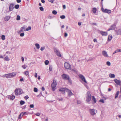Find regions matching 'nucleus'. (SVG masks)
<instances>
[{
	"instance_id": "obj_36",
	"label": "nucleus",
	"mask_w": 121,
	"mask_h": 121,
	"mask_svg": "<svg viewBox=\"0 0 121 121\" xmlns=\"http://www.w3.org/2000/svg\"><path fill=\"white\" fill-rule=\"evenodd\" d=\"M25 102L24 101L21 100L20 101V104L21 105H22L25 104Z\"/></svg>"
},
{
	"instance_id": "obj_53",
	"label": "nucleus",
	"mask_w": 121,
	"mask_h": 121,
	"mask_svg": "<svg viewBox=\"0 0 121 121\" xmlns=\"http://www.w3.org/2000/svg\"><path fill=\"white\" fill-rule=\"evenodd\" d=\"M23 114V115L25 114H27V113L26 112H22Z\"/></svg>"
},
{
	"instance_id": "obj_55",
	"label": "nucleus",
	"mask_w": 121,
	"mask_h": 121,
	"mask_svg": "<svg viewBox=\"0 0 121 121\" xmlns=\"http://www.w3.org/2000/svg\"><path fill=\"white\" fill-rule=\"evenodd\" d=\"M24 58L23 57H21V59H22V62H23L24 60Z\"/></svg>"
},
{
	"instance_id": "obj_28",
	"label": "nucleus",
	"mask_w": 121,
	"mask_h": 121,
	"mask_svg": "<svg viewBox=\"0 0 121 121\" xmlns=\"http://www.w3.org/2000/svg\"><path fill=\"white\" fill-rule=\"evenodd\" d=\"M15 96L13 95H12L10 96L9 98V99H10L11 100H13L15 98Z\"/></svg>"
},
{
	"instance_id": "obj_19",
	"label": "nucleus",
	"mask_w": 121,
	"mask_h": 121,
	"mask_svg": "<svg viewBox=\"0 0 121 121\" xmlns=\"http://www.w3.org/2000/svg\"><path fill=\"white\" fill-rule=\"evenodd\" d=\"M13 6L14 4H10L9 7V10L10 11H12L13 10L14 8L13 7Z\"/></svg>"
},
{
	"instance_id": "obj_50",
	"label": "nucleus",
	"mask_w": 121,
	"mask_h": 121,
	"mask_svg": "<svg viewBox=\"0 0 121 121\" xmlns=\"http://www.w3.org/2000/svg\"><path fill=\"white\" fill-rule=\"evenodd\" d=\"M29 97L28 95H26L25 97L24 98L25 99H27Z\"/></svg>"
},
{
	"instance_id": "obj_13",
	"label": "nucleus",
	"mask_w": 121,
	"mask_h": 121,
	"mask_svg": "<svg viewBox=\"0 0 121 121\" xmlns=\"http://www.w3.org/2000/svg\"><path fill=\"white\" fill-rule=\"evenodd\" d=\"M67 89V88H60L59 89V91H61L62 93L64 94L65 93V92H66V90Z\"/></svg>"
},
{
	"instance_id": "obj_54",
	"label": "nucleus",
	"mask_w": 121,
	"mask_h": 121,
	"mask_svg": "<svg viewBox=\"0 0 121 121\" xmlns=\"http://www.w3.org/2000/svg\"><path fill=\"white\" fill-rule=\"evenodd\" d=\"M49 69L50 71H51L52 70V68L51 66H49Z\"/></svg>"
},
{
	"instance_id": "obj_24",
	"label": "nucleus",
	"mask_w": 121,
	"mask_h": 121,
	"mask_svg": "<svg viewBox=\"0 0 121 121\" xmlns=\"http://www.w3.org/2000/svg\"><path fill=\"white\" fill-rule=\"evenodd\" d=\"M35 46L37 49H39V48L40 47L39 44L36 43L35 44Z\"/></svg>"
},
{
	"instance_id": "obj_64",
	"label": "nucleus",
	"mask_w": 121,
	"mask_h": 121,
	"mask_svg": "<svg viewBox=\"0 0 121 121\" xmlns=\"http://www.w3.org/2000/svg\"><path fill=\"white\" fill-rule=\"evenodd\" d=\"M45 121H48V118L47 117L46 118Z\"/></svg>"
},
{
	"instance_id": "obj_35",
	"label": "nucleus",
	"mask_w": 121,
	"mask_h": 121,
	"mask_svg": "<svg viewBox=\"0 0 121 121\" xmlns=\"http://www.w3.org/2000/svg\"><path fill=\"white\" fill-rule=\"evenodd\" d=\"M19 5L18 4L16 5H15L14 8L15 9H17L19 8Z\"/></svg>"
},
{
	"instance_id": "obj_27",
	"label": "nucleus",
	"mask_w": 121,
	"mask_h": 121,
	"mask_svg": "<svg viewBox=\"0 0 121 121\" xmlns=\"http://www.w3.org/2000/svg\"><path fill=\"white\" fill-rule=\"evenodd\" d=\"M97 11L96 9L95 8H94L92 9V12L94 13H95Z\"/></svg>"
},
{
	"instance_id": "obj_40",
	"label": "nucleus",
	"mask_w": 121,
	"mask_h": 121,
	"mask_svg": "<svg viewBox=\"0 0 121 121\" xmlns=\"http://www.w3.org/2000/svg\"><path fill=\"white\" fill-rule=\"evenodd\" d=\"M53 16L52 15H49L48 17V18L50 19H51L53 18Z\"/></svg>"
},
{
	"instance_id": "obj_56",
	"label": "nucleus",
	"mask_w": 121,
	"mask_h": 121,
	"mask_svg": "<svg viewBox=\"0 0 121 121\" xmlns=\"http://www.w3.org/2000/svg\"><path fill=\"white\" fill-rule=\"evenodd\" d=\"M68 36V34L67 33H65L64 36L65 37H66Z\"/></svg>"
},
{
	"instance_id": "obj_20",
	"label": "nucleus",
	"mask_w": 121,
	"mask_h": 121,
	"mask_svg": "<svg viewBox=\"0 0 121 121\" xmlns=\"http://www.w3.org/2000/svg\"><path fill=\"white\" fill-rule=\"evenodd\" d=\"M10 17H11L10 16H6L4 17V20L6 21H7L9 20Z\"/></svg>"
},
{
	"instance_id": "obj_43",
	"label": "nucleus",
	"mask_w": 121,
	"mask_h": 121,
	"mask_svg": "<svg viewBox=\"0 0 121 121\" xmlns=\"http://www.w3.org/2000/svg\"><path fill=\"white\" fill-rule=\"evenodd\" d=\"M39 9L41 11H43L44 10L43 8L42 7H39Z\"/></svg>"
},
{
	"instance_id": "obj_31",
	"label": "nucleus",
	"mask_w": 121,
	"mask_h": 121,
	"mask_svg": "<svg viewBox=\"0 0 121 121\" xmlns=\"http://www.w3.org/2000/svg\"><path fill=\"white\" fill-rule=\"evenodd\" d=\"M49 61L48 60H46L45 61L44 63L46 65H47L49 63Z\"/></svg>"
},
{
	"instance_id": "obj_60",
	"label": "nucleus",
	"mask_w": 121,
	"mask_h": 121,
	"mask_svg": "<svg viewBox=\"0 0 121 121\" xmlns=\"http://www.w3.org/2000/svg\"><path fill=\"white\" fill-rule=\"evenodd\" d=\"M63 9H65L66 8V6L65 5H64L63 6Z\"/></svg>"
},
{
	"instance_id": "obj_39",
	"label": "nucleus",
	"mask_w": 121,
	"mask_h": 121,
	"mask_svg": "<svg viewBox=\"0 0 121 121\" xmlns=\"http://www.w3.org/2000/svg\"><path fill=\"white\" fill-rule=\"evenodd\" d=\"M27 67V66L26 65H24L22 66V68L24 69H25Z\"/></svg>"
},
{
	"instance_id": "obj_29",
	"label": "nucleus",
	"mask_w": 121,
	"mask_h": 121,
	"mask_svg": "<svg viewBox=\"0 0 121 121\" xmlns=\"http://www.w3.org/2000/svg\"><path fill=\"white\" fill-rule=\"evenodd\" d=\"M119 93V91H117V92H116V93L115 94V99H116L118 97Z\"/></svg>"
},
{
	"instance_id": "obj_25",
	"label": "nucleus",
	"mask_w": 121,
	"mask_h": 121,
	"mask_svg": "<svg viewBox=\"0 0 121 121\" xmlns=\"http://www.w3.org/2000/svg\"><path fill=\"white\" fill-rule=\"evenodd\" d=\"M4 60L6 61H9L10 60V59L7 56H6L4 58Z\"/></svg>"
},
{
	"instance_id": "obj_37",
	"label": "nucleus",
	"mask_w": 121,
	"mask_h": 121,
	"mask_svg": "<svg viewBox=\"0 0 121 121\" xmlns=\"http://www.w3.org/2000/svg\"><path fill=\"white\" fill-rule=\"evenodd\" d=\"M111 63L109 61H107L106 62L107 65L108 66H110L111 65Z\"/></svg>"
},
{
	"instance_id": "obj_46",
	"label": "nucleus",
	"mask_w": 121,
	"mask_h": 121,
	"mask_svg": "<svg viewBox=\"0 0 121 121\" xmlns=\"http://www.w3.org/2000/svg\"><path fill=\"white\" fill-rule=\"evenodd\" d=\"M118 52V49H117L113 53V54L116 53H117V52Z\"/></svg>"
},
{
	"instance_id": "obj_52",
	"label": "nucleus",
	"mask_w": 121,
	"mask_h": 121,
	"mask_svg": "<svg viewBox=\"0 0 121 121\" xmlns=\"http://www.w3.org/2000/svg\"><path fill=\"white\" fill-rule=\"evenodd\" d=\"M40 114L39 113H37L36 114V115L37 116H39L40 115Z\"/></svg>"
},
{
	"instance_id": "obj_10",
	"label": "nucleus",
	"mask_w": 121,
	"mask_h": 121,
	"mask_svg": "<svg viewBox=\"0 0 121 121\" xmlns=\"http://www.w3.org/2000/svg\"><path fill=\"white\" fill-rule=\"evenodd\" d=\"M54 51L56 55L60 57L61 56L60 52L58 49L56 48H54Z\"/></svg>"
},
{
	"instance_id": "obj_32",
	"label": "nucleus",
	"mask_w": 121,
	"mask_h": 121,
	"mask_svg": "<svg viewBox=\"0 0 121 121\" xmlns=\"http://www.w3.org/2000/svg\"><path fill=\"white\" fill-rule=\"evenodd\" d=\"M20 19V16L17 15V16L16 20H19Z\"/></svg>"
},
{
	"instance_id": "obj_9",
	"label": "nucleus",
	"mask_w": 121,
	"mask_h": 121,
	"mask_svg": "<svg viewBox=\"0 0 121 121\" xmlns=\"http://www.w3.org/2000/svg\"><path fill=\"white\" fill-rule=\"evenodd\" d=\"M66 92H67L68 95L69 97H70L71 96L73 95V94L72 92L69 89H67L66 90Z\"/></svg>"
},
{
	"instance_id": "obj_2",
	"label": "nucleus",
	"mask_w": 121,
	"mask_h": 121,
	"mask_svg": "<svg viewBox=\"0 0 121 121\" xmlns=\"http://www.w3.org/2000/svg\"><path fill=\"white\" fill-rule=\"evenodd\" d=\"M91 95L90 92L88 91L87 92L86 95V102H89L91 99Z\"/></svg>"
},
{
	"instance_id": "obj_42",
	"label": "nucleus",
	"mask_w": 121,
	"mask_h": 121,
	"mask_svg": "<svg viewBox=\"0 0 121 121\" xmlns=\"http://www.w3.org/2000/svg\"><path fill=\"white\" fill-rule=\"evenodd\" d=\"M25 34L24 33H21L20 35L21 37H23L24 35Z\"/></svg>"
},
{
	"instance_id": "obj_63",
	"label": "nucleus",
	"mask_w": 121,
	"mask_h": 121,
	"mask_svg": "<svg viewBox=\"0 0 121 121\" xmlns=\"http://www.w3.org/2000/svg\"><path fill=\"white\" fill-rule=\"evenodd\" d=\"M93 47V46L92 45H90L89 46V47L91 48H92Z\"/></svg>"
},
{
	"instance_id": "obj_38",
	"label": "nucleus",
	"mask_w": 121,
	"mask_h": 121,
	"mask_svg": "<svg viewBox=\"0 0 121 121\" xmlns=\"http://www.w3.org/2000/svg\"><path fill=\"white\" fill-rule=\"evenodd\" d=\"M45 48V47H42L40 48V50L41 51H43Z\"/></svg>"
},
{
	"instance_id": "obj_51",
	"label": "nucleus",
	"mask_w": 121,
	"mask_h": 121,
	"mask_svg": "<svg viewBox=\"0 0 121 121\" xmlns=\"http://www.w3.org/2000/svg\"><path fill=\"white\" fill-rule=\"evenodd\" d=\"M49 2H50L52 3L53 2L54 0H48Z\"/></svg>"
},
{
	"instance_id": "obj_62",
	"label": "nucleus",
	"mask_w": 121,
	"mask_h": 121,
	"mask_svg": "<svg viewBox=\"0 0 121 121\" xmlns=\"http://www.w3.org/2000/svg\"><path fill=\"white\" fill-rule=\"evenodd\" d=\"M93 41L94 42H97V39H94Z\"/></svg>"
},
{
	"instance_id": "obj_61",
	"label": "nucleus",
	"mask_w": 121,
	"mask_h": 121,
	"mask_svg": "<svg viewBox=\"0 0 121 121\" xmlns=\"http://www.w3.org/2000/svg\"><path fill=\"white\" fill-rule=\"evenodd\" d=\"M59 101H62L63 100V99L62 98H60L58 99Z\"/></svg>"
},
{
	"instance_id": "obj_34",
	"label": "nucleus",
	"mask_w": 121,
	"mask_h": 121,
	"mask_svg": "<svg viewBox=\"0 0 121 121\" xmlns=\"http://www.w3.org/2000/svg\"><path fill=\"white\" fill-rule=\"evenodd\" d=\"M52 14L54 15H56L57 13V12L56 10H54L52 11Z\"/></svg>"
},
{
	"instance_id": "obj_15",
	"label": "nucleus",
	"mask_w": 121,
	"mask_h": 121,
	"mask_svg": "<svg viewBox=\"0 0 121 121\" xmlns=\"http://www.w3.org/2000/svg\"><path fill=\"white\" fill-rule=\"evenodd\" d=\"M116 25L115 24H113L110 26L109 28L107 30L108 31H110L111 30H114L115 28Z\"/></svg>"
},
{
	"instance_id": "obj_57",
	"label": "nucleus",
	"mask_w": 121,
	"mask_h": 121,
	"mask_svg": "<svg viewBox=\"0 0 121 121\" xmlns=\"http://www.w3.org/2000/svg\"><path fill=\"white\" fill-rule=\"evenodd\" d=\"M41 0V2L43 3H44L45 2L44 0Z\"/></svg>"
},
{
	"instance_id": "obj_30",
	"label": "nucleus",
	"mask_w": 121,
	"mask_h": 121,
	"mask_svg": "<svg viewBox=\"0 0 121 121\" xmlns=\"http://www.w3.org/2000/svg\"><path fill=\"white\" fill-rule=\"evenodd\" d=\"M31 28L30 26H29L26 29V31H28L29 30H31Z\"/></svg>"
},
{
	"instance_id": "obj_14",
	"label": "nucleus",
	"mask_w": 121,
	"mask_h": 121,
	"mask_svg": "<svg viewBox=\"0 0 121 121\" xmlns=\"http://www.w3.org/2000/svg\"><path fill=\"white\" fill-rule=\"evenodd\" d=\"M115 34L116 35H121V29H119L117 30H116L115 31Z\"/></svg>"
},
{
	"instance_id": "obj_59",
	"label": "nucleus",
	"mask_w": 121,
	"mask_h": 121,
	"mask_svg": "<svg viewBox=\"0 0 121 121\" xmlns=\"http://www.w3.org/2000/svg\"><path fill=\"white\" fill-rule=\"evenodd\" d=\"M37 73H35V78H37Z\"/></svg>"
},
{
	"instance_id": "obj_12",
	"label": "nucleus",
	"mask_w": 121,
	"mask_h": 121,
	"mask_svg": "<svg viewBox=\"0 0 121 121\" xmlns=\"http://www.w3.org/2000/svg\"><path fill=\"white\" fill-rule=\"evenodd\" d=\"M25 31H26V27L25 26H23L20 28V30L18 31L17 33L18 34H19L21 32H23Z\"/></svg>"
},
{
	"instance_id": "obj_5",
	"label": "nucleus",
	"mask_w": 121,
	"mask_h": 121,
	"mask_svg": "<svg viewBox=\"0 0 121 121\" xmlns=\"http://www.w3.org/2000/svg\"><path fill=\"white\" fill-rule=\"evenodd\" d=\"M65 68L67 69L71 70V65L68 62H65L64 64Z\"/></svg>"
},
{
	"instance_id": "obj_45",
	"label": "nucleus",
	"mask_w": 121,
	"mask_h": 121,
	"mask_svg": "<svg viewBox=\"0 0 121 121\" xmlns=\"http://www.w3.org/2000/svg\"><path fill=\"white\" fill-rule=\"evenodd\" d=\"M34 91L35 92H37L38 91L37 89L36 88H34Z\"/></svg>"
},
{
	"instance_id": "obj_33",
	"label": "nucleus",
	"mask_w": 121,
	"mask_h": 121,
	"mask_svg": "<svg viewBox=\"0 0 121 121\" xmlns=\"http://www.w3.org/2000/svg\"><path fill=\"white\" fill-rule=\"evenodd\" d=\"M1 38L2 40H4L5 39V36L4 35H2L1 36Z\"/></svg>"
},
{
	"instance_id": "obj_41",
	"label": "nucleus",
	"mask_w": 121,
	"mask_h": 121,
	"mask_svg": "<svg viewBox=\"0 0 121 121\" xmlns=\"http://www.w3.org/2000/svg\"><path fill=\"white\" fill-rule=\"evenodd\" d=\"M23 116V114H22V113H21L20 114L18 117V119H19L20 118H21V116Z\"/></svg>"
},
{
	"instance_id": "obj_44",
	"label": "nucleus",
	"mask_w": 121,
	"mask_h": 121,
	"mask_svg": "<svg viewBox=\"0 0 121 121\" xmlns=\"http://www.w3.org/2000/svg\"><path fill=\"white\" fill-rule=\"evenodd\" d=\"M60 18L62 19H64L65 18V16L64 15H62L60 16Z\"/></svg>"
},
{
	"instance_id": "obj_58",
	"label": "nucleus",
	"mask_w": 121,
	"mask_h": 121,
	"mask_svg": "<svg viewBox=\"0 0 121 121\" xmlns=\"http://www.w3.org/2000/svg\"><path fill=\"white\" fill-rule=\"evenodd\" d=\"M17 2L18 3H20L21 2V0H17Z\"/></svg>"
},
{
	"instance_id": "obj_49",
	"label": "nucleus",
	"mask_w": 121,
	"mask_h": 121,
	"mask_svg": "<svg viewBox=\"0 0 121 121\" xmlns=\"http://www.w3.org/2000/svg\"><path fill=\"white\" fill-rule=\"evenodd\" d=\"M30 107L31 108H33L34 107V105L33 104H31L30 105Z\"/></svg>"
},
{
	"instance_id": "obj_8",
	"label": "nucleus",
	"mask_w": 121,
	"mask_h": 121,
	"mask_svg": "<svg viewBox=\"0 0 121 121\" xmlns=\"http://www.w3.org/2000/svg\"><path fill=\"white\" fill-rule=\"evenodd\" d=\"M78 76L81 79L82 82H85L86 83H87L85 77L83 75L80 74L78 75Z\"/></svg>"
},
{
	"instance_id": "obj_4",
	"label": "nucleus",
	"mask_w": 121,
	"mask_h": 121,
	"mask_svg": "<svg viewBox=\"0 0 121 121\" xmlns=\"http://www.w3.org/2000/svg\"><path fill=\"white\" fill-rule=\"evenodd\" d=\"M62 77L63 79L68 80L69 82H71V80L69 79V76L68 75L65 74H63L62 75Z\"/></svg>"
},
{
	"instance_id": "obj_47",
	"label": "nucleus",
	"mask_w": 121,
	"mask_h": 121,
	"mask_svg": "<svg viewBox=\"0 0 121 121\" xmlns=\"http://www.w3.org/2000/svg\"><path fill=\"white\" fill-rule=\"evenodd\" d=\"M81 103V102L80 100H78L77 101V103L78 104H80Z\"/></svg>"
},
{
	"instance_id": "obj_26",
	"label": "nucleus",
	"mask_w": 121,
	"mask_h": 121,
	"mask_svg": "<svg viewBox=\"0 0 121 121\" xmlns=\"http://www.w3.org/2000/svg\"><path fill=\"white\" fill-rule=\"evenodd\" d=\"M24 74L26 76H28V77L29 76V72L28 71H26L24 72Z\"/></svg>"
},
{
	"instance_id": "obj_16",
	"label": "nucleus",
	"mask_w": 121,
	"mask_h": 121,
	"mask_svg": "<svg viewBox=\"0 0 121 121\" xmlns=\"http://www.w3.org/2000/svg\"><path fill=\"white\" fill-rule=\"evenodd\" d=\"M103 55L104 56L108 57L109 56L108 55L107 52L105 51L104 50L102 52Z\"/></svg>"
},
{
	"instance_id": "obj_17",
	"label": "nucleus",
	"mask_w": 121,
	"mask_h": 121,
	"mask_svg": "<svg viewBox=\"0 0 121 121\" xmlns=\"http://www.w3.org/2000/svg\"><path fill=\"white\" fill-rule=\"evenodd\" d=\"M100 33L103 36H106L108 35V34L107 32L101 31Z\"/></svg>"
},
{
	"instance_id": "obj_3",
	"label": "nucleus",
	"mask_w": 121,
	"mask_h": 121,
	"mask_svg": "<svg viewBox=\"0 0 121 121\" xmlns=\"http://www.w3.org/2000/svg\"><path fill=\"white\" fill-rule=\"evenodd\" d=\"M90 114L92 116H94L96 114L97 112V111L94 109H91L89 110Z\"/></svg>"
},
{
	"instance_id": "obj_18",
	"label": "nucleus",
	"mask_w": 121,
	"mask_h": 121,
	"mask_svg": "<svg viewBox=\"0 0 121 121\" xmlns=\"http://www.w3.org/2000/svg\"><path fill=\"white\" fill-rule=\"evenodd\" d=\"M114 81L118 85H120L121 83V81L117 79L114 80Z\"/></svg>"
},
{
	"instance_id": "obj_22",
	"label": "nucleus",
	"mask_w": 121,
	"mask_h": 121,
	"mask_svg": "<svg viewBox=\"0 0 121 121\" xmlns=\"http://www.w3.org/2000/svg\"><path fill=\"white\" fill-rule=\"evenodd\" d=\"M112 39V35H108V41H110Z\"/></svg>"
},
{
	"instance_id": "obj_6",
	"label": "nucleus",
	"mask_w": 121,
	"mask_h": 121,
	"mask_svg": "<svg viewBox=\"0 0 121 121\" xmlns=\"http://www.w3.org/2000/svg\"><path fill=\"white\" fill-rule=\"evenodd\" d=\"M56 81L55 80H53V82L51 84L52 90L53 91H54L56 89Z\"/></svg>"
},
{
	"instance_id": "obj_21",
	"label": "nucleus",
	"mask_w": 121,
	"mask_h": 121,
	"mask_svg": "<svg viewBox=\"0 0 121 121\" xmlns=\"http://www.w3.org/2000/svg\"><path fill=\"white\" fill-rule=\"evenodd\" d=\"M92 100L93 101V103L94 104L96 103V99L95 98L94 96H92Z\"/></svg>"
},
{
	"instance_id": "obj_1",
	"label": "nucleus",
	"mask_w": 121,
	"mask_h": 121,
	"mask_svg": "<svg viewBox=\"0 0 121 121\" xmlns=\"http://www.w3.org/2000/svg\"><path fill=\"white\" fill-rule=\"evenodd\" d=\"M16 74V72H12L11 73L6 74L3 76L7 78H11L15 76Z\"/></svg>"
},
{
	"instance_id": "obj_7",
	"label": "nucleus",
	"mask_w": 121,
	"mask_h": 121,
	"mask_svg": "<svg viewBox=\"0 0 121 121\" xmlns=\"http://www.w3.org/2000/svg\"><path fill=\"white\" fill-rule=\"evenodd\" d=\"M15 93L16 95H18L22 94V91L21 89H16L15 91Z\"/></svg>"
},
{
	"instance_id": "obj_48",
	"label": "nucleus",
	"mask_w": 121,
	"mask_h": 121,
	"mask_svg": "<svg viewBox=\"0 0 121 121\" xmlns=\"http://www.w3.org/2000/svg\"><path fill=\"white\" fill-rule=\"evenodd\" d=\"M99 101L100 102H101L103 103H104V100L103 99H100L99 100Z\"/></svg>"
},
{
	"instance_id": "obj_23",
	"label": "nucleus",
	"mask_w": 121,
	"mask_h": 121,
	"mask_svg": "<svg viewBox=\"0 0 121 121\" xmlns=\"http://www.w3.org/2000/svg\"><path fill=\"white\" fill-rule=\"evenodd\" d=\"M109 76L111 78H114L115 77V75L114 74L110 73L109 74Z\"/></svg>"
},
{
	"instance_id": "obj_11",
	"label": "nucleus",
	"mask_w": 121,
	"mask_h": 121,
	"mask_svg": "<svg viewBox=\"0 0 121 121\" xmlns=\"http://www.w3.org/2000/svg\"><path fill=\"white\" fill-rule=\"evenodd\" d=\"M102 10L103 12L108 13H110L111 12V10H110L107 9H104L103 8H102Z\"/></svg>"
}]
</instances>
